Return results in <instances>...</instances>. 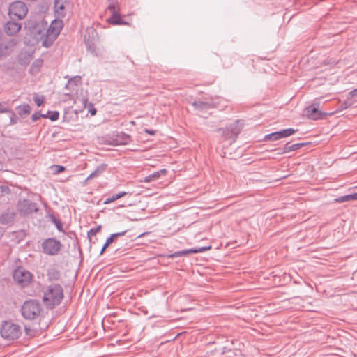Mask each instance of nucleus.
Listing matches in <instances>:
<instances>
[{
    "label": "nucleus",
    "instance_id": "1",
    "mask_svg": "<svg viewBox=\"0 0 357 357\" xmlns=\"http://www.w3.org/2000/svg\"><path fill=\"white\" fill-rule=\"evenodd\" d=\"M63 298V289L59 284H52L44 292L43 302L49 309H53L59 305Z\"/></svg>",
    "mask_w": 357,
    "mask_h": 357
},
{
    "label": "nucleus",
    "instance_id": "2",
    "mask_svg": "<svg viewBox=\"0 0 357 357\" xmlns=\"http://www.w3.org/2000/svg\"><path fill=\"white\" fill-rule=\"evenodd\" d=\"M43 310L42 305L38 300L29 299L22 304L20 311L25 319L34 321L40 318Z\"/></svg>",
    "mask_w": 357,
    "mask_h": 357
},
{
    "label": "nucleus",
    "instance_id": "3",
    "mask_svg": "<svg viewBox=\"0 0 357 357\" xmlns=\"http://www.w3.org/2000/svg\"><path fill=\"white\" fill-rule=\"evenodd\" d=\"M17 211L22 217L32 216L39 211L37 203L28 199H22L17 201Z\"/></svg>",
    "mask_w": 357,
    "mask_h": 357
},
{
    "label": "nucleus",
    "instance_id": "4",
    "mask_svg": "<svg viewBox=\"0 0 357 357\" xmlns=\"http://www.w3.org/2000/svg\"><path fill=\"white\" fill-rule=\"evenodd\" d=\"M28 13V8L22 1H16L10 4L8 15L12 20L24 19Z\"/></svg>",
    "mask_w": 357,
    "mask_h": 357
},
{
    "label": "nucleus",
    "instance_id": "5",
    "mask_svg": "<svg viewBox=\"0 0 357 357\" xmlns=\"http://www.w3.org/2000/svg\"><path fill=\"white\" fill-rule=\"evenodd\" d=\"M1 335L8 340H14L21 334L20 327L11 321H5L0 330Z\"/></svg>",
    "mask_w": 357,
    "mask_h": 357
},
{
    "label": "nucleus",
    "instance_id": "6",
    "mask_svg": "<svg viewBox=\"0 0 357 357\" xmlns=\"http://www.w3.org/2000/svg\"><path fill=\"white\" fill-rule=\"evenodd\" d=\"M62 247L61 241L55 238H47L41 244L43 252L50 256L58 255Z\"/></svg>",
    "mask_w": 357,
    "mask_h": 357
},
{
    "label": "nucleus",
    "instance_id": "7",
    "mask_svg": "<svg viewBox=\"0 0 357 357\" xmlns=\"http://www.w3.org/2000/svg\"><path fill=\"white\" fill-rule=\"evenodd\" d=\"M238 121L230 124L227 128H220L217 129V132H221L224 140H231L230 144L236 142L239 133L241 128L238 126Z\"/></svg>",
    "mask_w": 357,
    "mask_h": 357
},
{
    "label": "nucleus",
    "instance_id": "8",
    "mask_svg": "<svg viewBox=\"0 0 357 357\" xmlns=\"http://www.w3.org/2000/svg\"><path fill=\"white\" fill-rule=\"evenodd\" d=\"M13 278L19 286L24 288L31 284L33 280V275L29 271L20 267L14 271Z\"/></svg>",
    "mask_w": 357,
    "mask_h": 357
},
{
    "label": "nucleus",
    "instance_id": "9",
    "mask_svg": "<svg viewBox=\"0 0 357 357\" xmlns=\"http://www.w3.org/2000/svg\"><path fill=\"white\" fill-rule=\"evenodd\" d=\"M98 40L97 31L93 28H88L84 35V42L86 48L91 51L95 52L96 43Z\"/></svg>",
    "mask_w": 357,
    "mask_h": 357
},
{
    "label": "nucleus",
    "instance_id": "10",
    "mask_svg": "<svg viewBox=\"0 0 357 357\" xmlns=\"http://www.w3.org/2000/svg\"><path fill=\"white\" fill-rule=\"evenodd\" d=\"M315 105L314 103L305 109V116L312 120L323 119L326 114L319 111Z\"/></svg>",
    "mask_w": 357,
    "mask_h": 357
},
{
    "label": "nucleus",
    "instance_id": "11",
    "mask_svg": "<svg viewBox=\"0 0 357 357\" xmlns=\"http://www.w3.org/2000/svg\"><path fill=\"white\" fill-rule=\"evenodd\" d=\"M211 249V246L208 247H201L199 248H191V249H186L183 250L181 251H177L174 252L173 254H171L169 257V258H175V257H180L183 256H186L190 254H194V253H198V252H203L206 250H208Z\"/></svg>",
    "mask_w": 357,
    "mask_h": 357
},
{
    "label": "nucleus",
    "instance_id": "12",
    "mask_svg": "<svg viewBox=\"0 0 357 357\" xmlns=\"http://www.w3.org/2000/svg\"><path fill=\"white\" fill-rule=\"evenodd\" d=\"M15 21L10 20L5 25L4 30L8 36H13L21 29V24Z\"/></svg>",
    "mask_w": 357,
    "mask_h": 357
},
{
    "label": "nucleus",
    "instance_id": "13",
    "mask_svg": "<svg viewBox=\"0 0 357 357\" xmlns=\"http://www.w3.org/2000/svg\"><path fill=\"white\" fill-rule=\"evenodd\" d=\"M192 105L195 107V109H197L201 112L206 111L210 108H213L216 107L215 103L213 100L210 101H202L197 100L194 101L192 103Z\"/></svg>",
    "mask_w": 357,
    "mask_h": 357
},
{
    "label": "nucleus",
    "instance_id": "14",
    "mask_svg": "<svg viewBox=\"0 0 357 357\" xmlns=\"http://www.w3.org/2000/svg\"><path fill=\"white\" fill-rule=\"evenodd\" d=\"M16 42L14 39L10 40L6 43H0V56H6L11 52V48L15 46Z\"/></svg>",
    "mask_w": 357,
    "mask_h": 357
},
{
    "label": "nucleus",
    "instance_id": "15",
    "mask_svg": "<svg viewBox=\"0 0 357 357\" xmlns=\"http://www.w3.org/2000/svg\"><path fill=\"white\" fill-rule=\"evenodd\" d=\"M309 143H305V142H302V143H296V144H290V143H287L281 149V151L279 152L278 153L279 154H284V153H289L290 151H296V150H298L305 146H306L307 144H308Z\"/></svg>",
    "mask_w": 357,
    "mask_h": 357
},
{
    "label": "nucleus",
    "instance_id": "16",
    "mask_svg": "<svg viewBox=\"0 0 357 357\" xmlns=\"http://www.w3.org/2000/svg\"><path fill=\"white\" fill-rule=\"evenodd\" d=\"M16 213L15 211H7L0 216V222L3 225H8L15 221Z\"/></svg>",
    "mask_w": 357,
    "mask_h": 357
},
{
    "label": "nucleus",
    "instance_id": "17",
    "mask_svg": "<svg viewBox=\"0 0 357 357\" xmlns=\"http://www.w3.org/2000/svg\"><path fill=\"white\" fill-rule=\"evenodd\" d=\"M115 141L117 145H126L131 142V137L128 134L120 132L116 135Z\"/></svg>",
    "mask_w": 357,
    "mask_h": 357
},
{
    "label": "nucleus",
    "instance_id": "18",
    "mask_svg": "<svg viewBox=\"0 0 357 357\" xmlns=\"http://www.w3.org/2000/svg\"><path fill=\"white\" fill-rule=\"evenodd\" d=\"M57 36L54 34H50L45 31V34L41 37L42 45L45 47H50L52 45Z\"/></svg>",
    "mask_w": 357,
    "mask_h": 357
},
{
    "label": "nucleus",
    "instance_id": "19",
    "mask_svg": "<svg viewBox=\"0 0 357 357\" xmlns=\"http://www.w3.org/2000/svg\"><path fill=\"white\" fill-rule=\"evenodd\" d=\"M47 276L50 281H57L61 278V272L56 267L52 266L47 269Z\"/></svg>",
    "mask_w": 357,
    "mask_h": 357
},
{
    "label": "nucleus",
    "instance_id": "20",
    "mask_svg": "<svg viewBox=\"0 0 357 357\" xmlns=\"http://www.w3.org/2000/svg\"><path fill=\"white\" fill-rule=\"evenodd\" d=\"M67 3V0H54V10L59 17H64L65 13V4Z\"/></svg>",
    "mask_w": 357,
    "mask_h": 357
},
{
    "label": "nucleus",
    "instance_id": "21",
    "mask_svg": "<svg viewBox=\"0 0 357 357\" xmlns=\"http://www.w3.org/2000/svg\"><path fill=\"white\" fill-rule=\"evenodd\" d=\"M167 173V171L165 169H160L158 172H153V174H149L144 178V182L150 183L152 181H155L158 180L161 175L166 176Z\"/></svg>",
    "mask_w": 357,
    "mask_h": 357
},
{
    "label": "nucleus",
    "instance_id": "22",
    "mask_svg": "<svg viewBox=\"0 0 357 357\" xmlns=\"http://www.w3.org/2000/svg\"><path fill=\"white\" fill-rule=\"evenodd\" d=\"M82 84V77L80 76H75L70 78L66 85V88L69 90H75V87Z\"/></svg>",
    "mask_w": 357,
    "mask_h": 357
},
{
    "label": "nucleus",
    "instance_id": "23",
    "mask_svg": "<svg viewBox=\"0 0 357 357\" xmlns=\"http://www.w3.org/2000/svg\"><path fill=\"white\" fill-rule=\"evenodd\" d=\"M107 167V164H101L98 165L96 169L88 176V179H92L100 176L104 172H105Z\"/></svg>",
    "mask_w": 357,
    "mask_h": 357
},
{
    "label": "nucleus",
    "instance_id": "24",
    "mask_svg": "<svg viewBox=\"0 0 357 357\" xmlns=\"http://www.w3.org/2000/svg\"><path fill=\"white\" fill-rule=\"evenodd\" d=\"M16 109L17 110L18 114L21 117H25L30 114L31 108L29 105L24 104L22 105H19L16 107Z\"/></svg>",
    "mask_w": 357,
    "mask_h": 357
},
{
    "label": "nucleus",
    "instance_id": "25",
    "mask_svg": "<svg viewBox=\"0 0 357 357\" xmlns=\"http://www.w3.org/2000/svg\"><path fill=\"white\" fill-rule=\"evenodd\" d=\"M109 22L115 25L126 24V23L121 19L119 12L112 13Z\"/></svg>",
    "mask_w": 357,
    "mask_h": 357
},
{
    "label": "nucleus",
    "instance_id": "26",
    "mask_svg": "<svg viewBox=\"0 0 357 357\" xmlns=\"http://www.w3.org/2000/svg\"><path fill=\"white\" fill-rule=\"evenodd\" d=\"M50 220L55 225L56 229L59 231H63V223L61 222V220L59 218H56L53 214H49L48 215Z\"/></svg>",
    "mask_w": 357,
    "mask_h": 357
},
{
    "label": "nucleus",
    "instance_id": "27",
    "mask_svg": "<svg viewBox=\"0 0 357 357\" xmlns=\"http://www.w3.org/2000/svg\"><path fill=\"white\" fill-rule=\"evenodd\" d=\"M126 194H127V192H120L117 194L113 195L112 197L107 198L104 201V204H107L112 203V202L117 200L118 199L123 197Z\"/></svg>",
    "mask_w": 357,
    "mask_h": 357
},
{
    "label": "nucleus",
    "instance_id": "28",
    "mask_svg": "<svg viewBox=\"0 0 357 357\" xmlns=\"http://www.w3.org/2000/svg\"><path fill=\"white\" fill-rule=\"evenodd\" d=\"M296 131L297 130H295L294 128L284 129L278 131V135L279 137H280V138H284L294 135Z\"/></svg>",
    "mask_w": 357,
    "mask_h": 357
},
{
    "label": "nucleus",
    "instance_id": "29",
    "mask_svg": "<svg viewBox=\"0 0 357 357\" xmlns=\"http://www.w3.org/2000/svg\"><path fill=\"white\" fill-rule=\"evenodd\" d=\"M100 229H101V226H100V225H99V226H98V227H95V228H92V229H91L88 231V234H87V235H88V238H89V241H90V242H91V243H93V241H92V237H93V236H96L98 232H100ZM95 243V242L93 241V243Z\"/></svg>",
    "mask_w": 357,
    "mask_h": 357
},
{
    "label": "nucleus",
    "instance_id": "30",
    "mask_svg": "<svg viewBox=\"0 0 357 357\" xmlns=\"http://www.w3.org/2000/svg\"><path fill=\"white\" fill-rule=\"evenodd\" d=\"M278 134H279L278 131L268 134V135H265L264 139L265 141H266V140L275 141V140L281 139L280 137H279Z\"/></svg>",
    "mask_w": 357,
    "mask_h": 357
},
{
    "label": "nucleus",
    "instance_id": "31",
    "mask_svg": "<svg viewBox=\"0 0 357 357\" xmlns=\"http://www.w3.org/2000/svg\"><path fill=\"white\" fill-rule=\"evenodd\" d=\"M47 115V118H49L52 121L58 120L59 117V113L57 111H49Z\"/></svg>",
    "mask_w": 357,
    "mask_h": 357
},
{
    "label": "nucleus",
    "instance_id": "32",
    "mask_svg": "<svg viewBox=\"0 0 357 357\" xmlns=\"http://www.w3.org/2000/svg\"><path fill=\"white\" fill-rule=\"evenodd\" d=\"M33 100L36 102V104L40 107L44 103L45 98L43 96H39L37 93H34L33 96Z\"/></svg>",
    "mask_w": 357,
    "mask_h": 357
},
{
    "label": "nucleus",
    "instance_id": "33",
    "mask_svg": "<svg viewBox=\"0 0 357 357\" xmlns=\"http://www.w3.org/2000/svg\"><path fill=\"white\" fill-rule=\"evenodd\" d=\"M10 114V125H15L18 123L19 118L18 116L15 114V112L11 109V112H8Z\"/></svg>",
    "mask_w": 357,
    "mask_h": 357
},
{
    "label": "nucleus",
    "instance_id": "34",
    "mask_svg": "<svg viewBox=\"0 0 357 357\" xmlns=\"http://www.w3.org/2000/svg\"><path fill=\"white\" fill-rule=\"evenodd\" d=\"M46 32L50 33V34H54L55 36L58 37L59 35V28H54V24H50L49 28L46 30Z\"/></svg>",
    "mask_w": 357,
    "mask_h": 357
},
{
    "label": "nucleus",
    "instance_id": "35",
    "mask_svg": "<svg viewBox=\"0 0 357 357\" xmlns=\"http://www.w3.org/2000/svg\"><path fill=\"white\" fill-rule=\"evenodd\" d=\"M8 112H11V109L8 108L7 102H0V114Z\"/></svg>",
    "mask_w": 357,
    "mask_h": 357
},
{
    "label": "nucleus",
    "instance_id": "36",
    "mask_svg": "<svg viewBox=\"0 0 357 357\" xmlns=\"http://www.w3.org/2000/svg\"><path fill=\"white\" fill-rule=\"evenodd\" d=\"M47 114H42L40 112H35L32 114L31 119L33 121H36L38 119H40V118H47Z\"/></svg>",
    "mask_w": 357,
    "mask_h": 357
},
{
    "label": "nucleus",
    "instance_id": "37",
    "mask_svg": "<svg viewBox=\"0 0 357 357\" xmlns=\"http://www.w3.org/2000/svg\"><path fill=\"white\" fill-rule=\"evenodd\" d=\"M52 168L54 170L55 174H59L65 171L66 167L62 165H55L52 167Z\"/></svg>",
    "mask_w": 357,
    "mask_h": 357
},
{
    "label": "nucleus",
    "instance_id": "38",
    "mask_svg": "<svg viewBox=\"0 0 357 357\" xmlns=\"http://www.w3.org/2000/svg\"><path fill=\"white\" fill-rule=\"evenodd\" d=\"M349 201H351L349 195L339 197L335 199V202L337 203H343Z\"/></svg>",
    "mask_w": 357,
    "mask_h": 357
},
{
    "label": "nucleus",
    "instance_id": "39",
    "mask_svg": "<svg viewBox=\"0 0 357 357\" xmlns=\"http://www.w3.org/2000/svg\"><path fill=\"white\" fill-rule=\"evenodd\" d=\"M107 9L112 12V13H115L119 12V8L117 6H116L114 3H111L108 7Z\"/></svg>",
    "mask_w": 357,
    "mask_h": 357
},
{
    "label": "nucleus",
    "instance_id": "40",
    "mask_svg": "<svg viewBox=\"0 0 357 357\" xmlns=\"http://www.w3.org/2000/svg\"><path fill=\"white\" fill-rule=\"evenodd\" d=\"M50 24H54V28H59V33L61 32V29H62V24H63V22L61 20H54L52 22V23Z\"/></svg>",
    "mask_w": 357,
    "mask_h": 357
},
{
    "label": "nucleus",
    "instance_id": "41",
    "mask_svg": "<svg viewBox=\"0 0 357 357\" xmlns=\"http://www.w3.org/2000/svg\"><path fill=\"white\" fill-rule=\"evenodd\" d=\"M88 111L91 114V116H94L96 114L97 110L94 107V105L91 102L88 103Z\"/></svg>",
    "mask_w": 357,
    "mask_h": 357
},
{
    "label": "nucleus",
    "instance_id": "42",
    "mask_svg": "<svg viewBox=\"0 0 357 357\" xmlns=\"http://www.w3.org/2000/svg\"><path fill=\"white\" fill-rule=\"evenodd\" d=\"M352 105V103L348 102V100H345L341 103L340 108L342 109H345Z\"/></svg>",
    "mask_w": 357,
    "mask_h": 357
},
{
    "label": "nucleus",
    "instance_id": "43",
    "mask_svg": "<svg viewBox=\"0 0 357 357\" xmlns=\"http://www.w3.org/2000/svg\"><path fill=\"white\" fill-rule=\"evenodd\" d=\"M357 96V88L351 91L347 96V99H351Z\"/></svg>",
    "mask_w": 357,
    "mask_h": 357
},
{
    "label": "nucleus",
    "instance_id": "44",
    "mask_svg": "<svg viewBox=\"0 0 357 357\" xmlns=\"http://www.w3.org/2000/svg\"><path fill=\"white\" fill-rule=\"evenodd\" d=\"M43 61L42 60H36L32 64V68L36 67L40 68L42 66Z\"/></svg>",
    "mask_w": 357,
    "mask_h": 357
},
{
    "label": "nucleus",
    "instance_id": "45",
    "mask_svg": "<svg viewBox=\"0 0 357 357\" xmlns=\"http://www.w3.org/2000/svg\"><path fill=\"white\" fill-rule=\"evenodd\" d=\"M116 239V238L115 236L112 234H111V236L109 238H107V239L106 241H107V243L112 244V243H114Z\"/></svg>",
    "mask_w": 357,
    "mask_h": 357
},
{
    "label": "nucleus",
    "instance_id": "46",
    "mask_svg": "<svg viewBox=\"0 0 357 357\" xmlns=\"http://www.w3.org/2000/svg\"><path fill=\"white\" fill-rule=\"evenodd\" d=\"M126 233H127V230H125V231H123L121 232L114 233L113 234L115 236L116 238H117L118 237L124 236Z\"/></svg>",
    "mask_w": 357,
    "mask_h": 357
},
{
    "label": "nucleus",
    "instance_id": "47",
    "mask_svg": "<svg viewBox=\"0 0 357 357\" xmlns=\"http://www.w3.org/2000/svg\"><path fill=\"white\" fill-rule=\"evenodd\" d=\"M145 132L151 135H154L155 134V131L153 130L145 129Z\"/></svg>",
    "mask_w": 357,
    "mask_h": 357
},
{
    "label": "nucleus",
    "instance_id": "48",
    "mask_svg": "<svg viewBox=\"0 0 357 357\" xmlns=\"http://www.w3.org/2000/svg\"><path fill=\"white\" fill-rule=\"evenodd\" d=\"M351 200H357V193L349 195Z\"/></svg>",
    "mask_w": 357,
    "mask_h": 357
},
{
    "label": "nucleus",
    "instance_id": "49",
    "mask_svg": "<svg viewBox=\"0 0 357 357\" xmlns=\"http://www.w3.org/2000/svg\"><path fill=\"white\" fill-rule=\"evenodd\" d=\"M25 331H26V335H29L30 332H31V329L27 328L26 326H25Z\"/></svg>",
    "mask_w": 357,
    "mask_h": 357
},
{
    "label": "nucleus",
    "instance_id": "50",
    "mask_svg": "<svg viewBox=\"0 0 357 357\" xmlns=\"http://www.w3.org/2000/svg\"><path fill=\"white\" fill-rule=\"evenodd\" d=\"M106 249H107V248L103 245L101 249V251H100V255L103 254V252L105 251Z\"/></svg>",
    "mask_w": 357,
    "mask_h": 357
},
{
    "label": "nucleus",
    "instance_id": "51",
    "mask_svg": "<svg viewBox=\"0 0 357 357\" xmlns=\"http://www.w3.org/2000/svg\"><path fill=\"white\" fill-rule=\"evenodd\" d=\"M111 245L110 243H107V241H105V244L103 245L107 248L109 247V245Z\"/></svg>",
    "mask_w": 357,
    "mask_h": 357
},
{
    "label": "nucleus",
    "instance_id": "52",
    "mask_svg": "<svg viewBox=\"0 0 357 357\" xmlns=\"http://www.w3.org/2000/svg\"><path fill=\"white\" fill-rule=\"evenodd\" d=\"M90 179H88V177L85 179V181H84V184L86 185L88 181H89Z\"/></svg>",
    "mask_w": 357,
    "mask_h": 357
},
{
    "label": "nucleus",
    "instance_id": "53",
    "mask_svg": "<svg viewBox=\"0 0 357 357\" xmlns=\"http://www.w3.org/2000/svg\"><path fill=\"white\" fill-rule=\"evenodd\" d=\"M88 102V100L86 99V100H84V106L86 107V104Z\"/></svg>",
    "mask_w": 357,
    "mask_h": 357
}]
</instances>
